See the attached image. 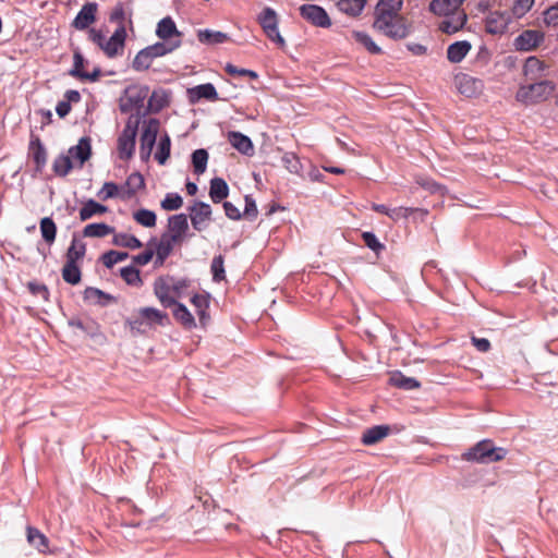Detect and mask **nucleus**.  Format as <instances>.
Segmentation results:
<instances>
[{"label":"nucleus","mask_w":558,"mask_h":558,"mask_svg":"<svg viewBox=\"0 0 558 558\" xmlns=\"http://www.w3.org/2000/svg\"><path fill=\"white\" fill-rule=\"evenodd\" d=\"M544 22L547 25H553V26H556L558 24V5L550 7L544 13Z\"/></svg>","instance_id":"obj_64"},{"label":"nucleus","mask_w":558,"mask_h":558,"mask_svg":"<svg viewBox=\"0 0 558 558\" xmlns=\"http://www.w3.org/2000/svg\"><path fill=\"white\" fill-rule=\"evenodd\" d=\"M189 283L185 279H175L170 276L159 277L154 282V293L163 307H171L177 304Z\"/></svg>","instance_id":"obj_2"},{"label":"nucleus","mask_w":558,"mask_h":558,"mask_svg":"<svg viewBox=\"0 0 558 558\" xmlns=\"http://www.w3.org/2000/svg\"><path fill=\"white\" fill-rule=\"evenodd\" d=\"M197 38L202 44L206 45L223 44L229 40L228 34L211 29H199Z\"/></svg>","instance_id":"obj_33"},{"label":"nucleus","mask_w":558,"mask_h":558,"mask_svg":"<svg viewBox=\"0 0 558 558\" xmlns=\"http://www.w3.org/2000/svg\"><path fill=\"white\" fill-rule=\"evenodd\" d=\"M86 252V245L81 240L73 238L70 247L66 252V262L77 263L82 259Z\"/></svg>","instance_id":"obj_42"},{"label":"nucleus","mask_w":558,"mask_h":558,"mask_svg":"<svg viewBox=\"0 0 558 558\" xmlns=\"http://www.w3.org/2000/svg\"><path fill=\"white\" fill-rule=\"evenodd\" d=\"M189 100L191 104H196L202 98L216 101L218 100V93L211 83L197 85L187 89Z\"/></svg>","instance_id":"obj_17"},{"label":"nucleus","mask_w":558,"mask_h":558,"mask_svg":"<svg viewBox=\"0 0 558 558\" xmlns=\"http://www.w3.org/2000/svg\"><path fill=\"white\" fill-rule=\"evenodd\" d=\"M173 306H175L173 310V317L178 323H180L185 329H193L196 327L193 315L184 304L177 302Z\"/></svg>","instance_id":"obj_30"},{"label":"nucleus","mask_w":558,"mask_h":558,"mask_svg":"<svg viewBox=\"0 0 558 558\" xmlns=\"http://www.w3.org/2000/svg\"><path fill=\"white\" fill-rule=\"evenodd\" d=\"M97 195L101 201H107L109 198L116 197L122 199L121 185H118L113 182H106Z\"/></svg>","instance_id":"obj_49"},{"label":"nucleus","mask_w":558,"mask_h":558,"mask_svg":"<svg viewBox=\"0 0 558 558\" xmlns=\"http://www.w3.org/2000/svg\"><path fill=\"white\" fill-rule=\"evenodd\" d=\"M136 126L128 123L118 138V153L121 159H130L135 148Z\"/></svg>","instance_id":"obj_12"},{"label":"nucleus","mask_w":558,"mask_h":558,"mask_svg":"<svg viewBox=\"0 0 558 558\" xmlns=\"http://www.w3.org/2000/svg\"><path fill=\"white\" fill-rule=\"evenodd\" d=\"M348 39L354 40L355 43L364 47L372 54L381 53L380 47L377 46L373 38L365 32L352 31L350 32V36H348Z\"/></svg>","instance_id":"obj_25"},{"label":"nucleus","mask_w":558,"mask_h":558,"mask_svg":"<svg viewBox=\"0 0 558 558\" xmlns=\"http://www.w3.org/2000/svg\"><path fill=\"white\" fill-rule=\"evenodd\" d=\"M283 167L290 172L294 174H299L302 171V163L299 157L291 151L286 153L282 158Z\"/></svg>","instance_id":"obj_50"},{"label":"nucleus","mask_w":558,"mask_h":558,"mask_svg":"<svg viewBox=\"0 0 558 558\" xmlns=\"http://www.w3.org/2000/svg\"><path fill=\"white\" fill-rule=\"evenodd\" d=\"M191 303L195 307L201 326L206 327V325L208 324V322L210 319V316L208 313V308H209L208 295L196 293L192 296Z\"/></svg>","instance_id":"obj_21"},{"label":"nucleus","mask_w":558,"mask_h":558,"mask_svg":"<svg viewBox=\"0 0 558 558\" xmlns=\"http://www.w3.org/2000/svg\"><path fill=\"white\" fill-rule=\"evenodd\" d=\"M468 16L463 10L459 9L456 12L445 16L439 24V29L446 34H453L460 31L466 23Z\"/></svg>","instance_id":"obj_15"},{"label":"nucleus","mask_w":558,"mask_h":558,"mask_svg":"<svg viewBox=\"0 0 558 558\" xmlns=\"http://www.w3.org/2000/svg\"><path fill=\"white\" fill-rule=\"evenodd\" d=\"M389 384L393 387L412 390L421 387L420 381L413 377H407L401 372H395L389 377Z\"/></svg>","instance_id":"obj_31"},{"label":"nucleus","mask_w":558,"mask_h":558,"mask_svg":"<svg viewBox=\"0 0 558 558\" xmlns=\"http://www.w3.org/2000/svg\"><path fill=\"white\" fill-rule=\"evenodd\" d=\"M181 45H182L181 39L169 40V41L162 40V41L156 43L154 45H150L146 48L149 51V53L151 54V57L154 59H156V58H160V57L167 56L169 53H172L173 51L179 49L181 47Z\"/></svg>","instance_id":"obj_22"},{"label":"nucleus","mask_w":558,"mask_h":558,"mask_svg":"<svg viewBox=\"0 0 558 558\" xmlns=\"http://www.w3.org/2000/svg\"><path fill=\"white\" fill-rule=\"evenodd\" d=\"M27 288L33 295L41 296V299L46 302L49 301L50 293L46 284L31 281L27 283Z\"/></svg>","instance_id":"obj_57"},{"label":"nucleus","mask_w":558,"mask_h":558,"mask_svg":"<svg viewBox=\"0 0 558 558\" xmlns=\"http://www.w3.org/2000/svg\"><path fill=\"white\" fill-rule=\"evenodd\" d=\"M301 16L316 27L327 28L331 21L324 8L316 4H303L300 7Z\"/></svg>","instance_id":"obj_7"},{"label":"nucleus","mask_w":558,"mask_h":558,"mask_svg":"<svg viewBox=\"0 0 558 558\" xmlns=\"http://www.w3.org/2000/svg\"><path fill=\"white\" fill-rule=\"evenodd\" d=\"M506 454L507 450L505 448L495 447L492 440L484 439L463 453L462 458L477 463H492L501 461Z\"/></svg>","instance_id":"obj_4"},{"label":"nucleus","mask_w":558,"mask_h":558,"mask_svg":"<svg viewBox=\"0 0 558 558\" xmlns=\"http://www.w3.org/2000/svg\"><path fill=\"white\" fill-rule=\"evenodd\" d=\"M27 542L35 547L39 553H47L49 550V541L45 534L38 529L27 526L26 529Z\"/></svg>","instance_id":"obj_27"},{"label":"nucleus","mask_w":558,"mask_h":558,"mask_svg":"<svg viewBox=\"0 0 558 558\" xmlns=\"http://www.w3.org/2000/svg\"><path fill=\"white\" fill-rule=\"evenodd\" d=\"M544 41V33L536 29H527L522 32L514 39V47L520 51H531L537 48Z\"/></svg>","instance_id":"obj_13"},{"label":"nucleus","mask_w":558,"mask_h":558,"mask_svg":"<svg viewBox=\"0 0 558 558\" xmlns=\"http://www.w3.org/2000/svg\"><path fill=\"white\" fill-rule=\"evenodd\" d=\"M454 85L458 92L465 97H474L483 89V82L465 73H459L454 76Z\"/></svg>","instance_id":"obj_9"},{"label":"nucleus","mask_w":558,"mask_h":558,"mask_svg":"<svg viewBox=\"0 0 558 558\" xmlns=\"http://www.w3.org/2000/svg\"><path fill=\"white\" fill-rule=\"evenodd\" d=\"M413 208L409 207H396V208H389L388 217L392 220L397 221L401 218H408L409 215L413 211Z\"/></svg>","instance_id":"obj_61"},{"label":"nucleus","mask_w":558,"mask_h":558,"mask_svg":"<svg viewBox=\"0 0 558 558\" xmlns=\"http://www.w3.org/2000/svg\"><path fill=\"white\" fill-rule=\"evenodd\" d=\"M178 241H171L168 234H163L156 247L157 262L162 265L166 258L172 253Z\"/></svg>","instance_id":"obj_37"},{"label":"nucleus","mask_w":558,"mask_h":558,"mask_svg":"<svg viewBox=\"0 0 558 558\" xmlns=\"http://www.w3.org/2000/svg\"><path fill=\"white\" fill-rule=\"evenodd\" d=\"M84 298H85V300L90 301L94 304H97L100 306H106L112 302H116L114 296H112L108 293H105L104 291H101L97 288H92V287L87 288L84 291Z\"/></svg>","instance_id":"obj_32"},{"label":"nucleus","mask_w":558,"mask_h":558,"mask_svg":"<svg viewBox=\"0 0 558 558\" xmlns=\"http://www.w3.org/2000/svg\"><path fill=\"white\" fill-rule=\"evenodd\" d=\"M156 36L165 41L181 39L182 33L178 29L171 16L161 19L156 27Z\"/></svg>","instance_id":"obj_14"},{"label":"nucleus","mask_w":558,"mask_h":558,"mask_svg":"<svg viewBox=\"0 0 558 558\" xmlns=\"http://www.w3.org/2000/svg\"><path fill=\"white\" fill-rule=\"evenodd\" d=\"M362 239L364 244L375 253H379L385 248V245L378 241L373 232H363Z\"/></svg>","instance_id":"obj_56"},{"label":"nucleus","mask_w":558,"mask_h":558,"mask_svg":"<svg viewBox=\"0 0 558 558\" xmlns=\"http://www.w3.org/2000/svg\"><path fill=\"white\" fill-rule=\"evenodd\" d=\"M81 269L77 263L65 262L62 268V278L65 282L75 286L81 282Z\"/></svg>","instance_id":"obj_39"},{"label":"nucleus","mask_w":558,"mask_h":558,"mask_svg":"<svg viewBox=\"0 0 558 558\" xmlns=\"http://www.w3.org/2000/svg\"><path fill=\"white\" fill-rule=\"evenodd\" d=\"M229 195V186L222 178H214L210 180L209 196L210 199L218 204Z\"/></svg>","instance_id":"obj_29"},{"label":"nucleus","mask_w":558,"mask_h":558,"mask_svg":"<svg viewBox=\"0 0 558 558\" xmlns=\"http://www.w3.org/2000/svg\"><path fill=\"white\" fill-rule=\"evenodd\" d=\"M366 0H339L338 8L351 16H357L361 14L365 7Z\"/></svg>","instance_id":"obj_38"},{"label":"nucleus","mask_w":558,"mask_h":558,"mask_svg":"<svg viewBox=\"0 0 558 558\" xmlns=\"http://www.w3.org/2000/svg\"><path fill=\"white\" fill-rule=\"evenodd\" d=\"M110 22L118 23L119 26H125V12L122 4H118L114 7L109 16Z\"/></svg>","instance_id":"obj_63"},{"label":"nucleus","mask_w":558,"mask_h":558,"mask_svg":"<svg viewBox=\"0 0 558 558\" xmlns=\"http://www.w3.org/2000/svg\"><path fill=\"white\" fill-rule=\"evenodd\" d=\"M170 149H171V140L168 134H165L158 144V149L155 154L156 160L160 165H165L170 156Z\"/></svg>","instance_id":"obj_48"},{"label":"nucleus","mask_w":558,"mask_h":558,"mask_svg":"<svg viewBox=\"0 0 558 558\" xmlns=\"http://www.w3.org/2000/svg\"><path fill=\"white\" fill-rule=\"evenodd\" d=\"M225 71L231 76H248L253 80H256L258 77V74L255 71L247 70V69H240L231 63H228L225 66Z\"/></svg>","instance_id":"obj_58"},{"label":"nucleus","mask_w":558,"mask_h":558,"mask_svg":"<svg viewBox=\"0 0 558 558\" xmlns=\"http://www.w3.org/2000/svg\"><path fill=\"white\" fill-rule=\"evenodd\" d=\"M126 39L125 26H118L112 36L106 39L101 50L108 58H116L123 53Z\"/></svg>","instance_id":"obj_11"},{"label":"nucleus","mask_w":558,"mask_h":558,"mask_svg":"<svg viewBox=\"0 0 558 558\" xmlns=\"http://www.w3.org/2000/svg\"><path fill=\"white\" fill-rule=\"evenodd\" d=\"M112 243L117 246L126 248H140L143 246L142 242L134 235L129 233H116L113 234Z\"/></svg>","instance_id":"obj_41"},{"label":"nucleus","mask_w":558,"mask_h":558,"mask_svg":"<svg viewBox=\"0 0 558 558\" xmlns=\"http://www.w3.org/2000/svg\"><path fill=\"white\" fill-rule=\"evenodd\" d=\"M120 275L122 279L130 286L140 287L143 282L140 275V270L136 269L135 267H123L120 270Z\"/></svg>","instance_id":"obj_51"},{"label":"nucleus","mask_w":558,"mask_h":558,"mask_svg":"<svg viewBox=\"0 0 558 558\" xmlns=\"http://www.w3.org/2000/svg\"><path fill=\"white\" fill-rule=\"evenodd\" d=\"M533 4L534 0H514L512 13L515 17H522L530 11Z\"/></svg>","instance_id":"obj_60"},{"label":"nucleus","mask_w":558,"mask_h":558,"mask_svg":"<svg viewBox=\"0 0 558 558\" xmlns=\"http://www.w3.org/2000/svg\"><path fill=\"white\" fill-rule=\"evenodd\" d=\"M39 227L45 242L49 245L52 244L57 235V226L54 221L49 217H45L40 220Z\"/></svg>","instance_id":"obj_40"},{"label":"nucleus","mask_w":558,"mask_h":558,"mask_svg":"<svg viewBox=\"0 0 558 558\" xmlns=\"http://www.w3.org/2000/svg\"><path fill=\"white\" fill-rule=\"evenodd\" d=\"M471 50V44L466 40L456 41L447 49V58L452 63L461 62Z\"/></svg>","instance_id":"obj_28"},{"label":"nucleus","mask_w":558,"mask_h":558,"mask_svg":"<svg viewBox=\"0 0 558 558\" xmlns=\"http://www.w3.org/2000/svg\"><path fill=\"white\" fill-rule=\"evenodd\" d=\"M85 59L78 49L74 50L73 54V68L70 71V75L73 77L82 78V76H87L84 69Z\"/></svg>","instance_id":"obj_55"},{"label":"nucleus","mask_w":558,"mask_h":558,"mask_svg":"<svg viewBox=\"0 0 558 558\" xmlns=\"http://www.w3.org/2000/svg\"><path fill=\"white\" fill-rule=\"evenodd\" d=\"M228 141L232 147L241 154L246 156H252L254 154L253 142L248 136L242 134L241 132L230 131L228 133Z\"/></svg>","instance_id":"obj_19"},{"label":"nucleus","mask_w":558,"mask_h":558,"mask_svg":"<svg viewBox=\"0 0 558 558\" xmlns=\"http://www.w3.org/2000/svg\"><path fill=\"white\" fill-rule=\"evenodd\" d=\"M208 161V153L206 149L199 148L192 154V165L194 173L203 174L206 171Z\"/></svg>","instance_id":"obj_45"},{"label":"nucleus","mask_w":558,"mask_h":558,"mask_svg":"<svg viewBox=\"0 0 558 558\" xmlns=\"http://www.w3.org/2000/svg\"><path fill=\"white\" fill-rule=\"evenodd\" d=\"M158 131L159 121L156 119H150L145 125L141 135L140 154L143 160L149 159L153 147L156 143Z\"/></svg>","instance_id":"obj_6"},{"label":"nucleus","mask_w":558,"mask_h":558,"mask_svg":"<svg viewBox=\"0 0 558 558\" xmlns=\"http://www.w3.org/2000/svg\"><path fill=\"white\" fill-rule=\"evenodd\" d=\"M160 205L162 209L168 211L178 210L183 205V198L178 193H168Z\"/></svg>","instance_id":"obj_52"},{"label":"nucleus","mask_w":558,"mask_h":558,"mask_svg":"<svg viewBox=\"0 0 558 558\" xmlns=\"http://www.w3.org/2000/svg\"><path fill=\"white\" fill-rule=\"evenodd\" d=\"M153 61L154 58L151 57L147 48H144L136 53L132 62V68L135 71H146L150 68Z\"/></svg>","instance_id":"obj_44"},{"label":"nucleus","mask_w":558,"mask_h":558,"mask_svg":"<svg viewBox=\"0 0 558 558\" xmlns=\"http://www.w3.org/2000/svg\"><path fill=\"white\" fill-rule=\"evenodd\" d=\"M401 8L402 0H379L375 8L374 29L395 40L405 38L412 25L400 14Z\"/></svg>","instance_id":"obj_1"},{"label":"nucleus","mask_w":558,"mask_h":558,"mask_svg":"<svg viewBox=\"0 0 558 558\" xmlns=\"http://www.w3.org/2000/svg\"><path fill=\"white\" fill-rule=\"evenodd\" d=\"M555 89L556 85L553 81L541 80L521 86L517 92L515 98L524 105H534L547 100Z\"/></svg>","instance_id":"obj_3"},{"label":"nucleus","mask_w":558,"mask_h":558,"mask_svg":"<svg viewBox=\"0 0 558 558\" xmlns=\"http://www.w3.org/2000/svg\"><path fill=\"white\" fill-rule=\"evenodd\" d=\"M169 233L168 236H170L171 241H178L181 243L183 241V235L189 229V222L187 217L184 214H179L171 216L169 218Z\"/></svg>","instance_id":"obj_16"},{"label":"nucleus","mask_w":558,"mask_h":558,"mask_svg":"<svg viewBox=\"0 0 558 558\" xmlns=\"http://www.w3.org/2000/svg\"><path fill=\"white\" fill-rule=\"evenodd\" d=\"M192 226L197 231H203L207 227V222L211 219V207L204 202H194L189 207Z\"/></svg>","instance_id":"obj_8"},{"label":"nucleus","mask_w":558,"mask_h":558,"mask_svg":"<svg viewBox=\"0 0 558 558\" xmlns=\"http://www.w3.org/2000/svg\"><path fill=\"white\" fill-rule=\"evenodd\" d=\"M140 317L147 320L149 324L165 325L168 315L154 307H143L138 311Z\"/></svg>","instance_id":"obj_36"},{"label":"nucleus","mask_w":558,"mask_h":558,"mask_svg":"<svg viewBox=\"0 0 558 558\" xmlns=\"http://www.w3.org/2000/svg\"><path fill=\"white\" fill-rule=\"evenodd\" d=\"M29 150L33 155L34 161L36 162L37 167L40 168L45 166L47 161V153L39 137H35L31 141Z\"/></svg>","instance_id":"obj_43"},{"label":"nucleus","mask_w":558,"mask_h":558,"mask_svg":"<svg viewBox=\"0 0 558 558\" xmlns=\"http://www.w3.org/2000/svg\"><path fill=\"white\" fill-rule=\"evenodd\" d=\"M507 22L505 20L498 21L495 14H492L486 21V31L490 34L502 33L506 29Z\"/></svg>","instance_id":"obj_59"},{"label":"nucleus","mask_w":558,"mask_h":558,"mask_svg":"<svg viewBox=\"0 0 558 558\" xmlns=\"http://www.w3.org/2000/svg\"><path fill=\"white\" fill-rule=\"evenodd\" d=\"M92 154L90 140L88 137H82L77 145L69 149V156L71 159H76L82 166L86 160L89 159Z\"/></svg>","instance_id":"obj_24"},{"label":"nucleus","mask_w":558,"mask_h":558,"mask_svg":"<svg viewBox=\"0 0 558 558\" xmlns=\"http://www.w3.org/2000/svg\"><path fill=\"white\" fill-rule=\"evenodd\" d=\"M128 257L129 254L126 252L109 251L101 256V260L107 268H111L116 264L125 260Z\"/></svg>","instance_id":"obj_53"},{"label":"nucleus","mask_w":558,"mask_h":558,"mask_svg":"<svg viewBox=\"0 0 558 558\" xmlns=\"http://www.w3.org/2000/svg\"><path fill=\"white\" fill-rule=\"evenodd\" d=\"M213 279L216 282H220L226 279L225 272V259L222 255L215 256L211 266Z\"/></svg>","instance_id":"obj_54"},{"label":"nucleus","mask_w":558,"mask_h":558,"mask_svg":"<svg viewBox=\"0 0 558 558\" xmlns=\"http://www.w3.org/2000/svg\"><path fill=\"white\" fill-rule=\"evenodd\" d=\"M548 69L549 66L537 57H529L525 60L523 72L529 80L537 81L545 75V71Z\"/></svg>","instance_id":"obj_18"},{"label":"nucleus","mask_w":558,"mask_h":558,"mask_svg":"<svg viewBox=\"0 0 558 558\" xmlns=\"http://www.w3.org/2000/svg\"><path fill=\"white\" fill-rule=\"evenodd\" d=\"M257 22L269 40L280 48L286 47V40L279 32L278 16L274 9L265 8L257 16Z\"/></svg>","instance_id":"obj_5"},{"label":"nucleus","mask_w":558,"mask_h":558,"mask_svg":"<svg viewBox=\"0 0 558 558\" xmlns=\"http://www.w3.org/2000/svg\"><path fill=\"white\" fill-rule=\"evenodd\" d=\"M53 171L59 177H65L73 168L72 159L69 155H60L53 161Z\"/></svg>","instance_id":"obj_47"},{"label":"nucleus","mask_w":558,"mask_h":558,"mask_svg":"<svg viewBox=\"0 0 558 558\" xmlns=\"http://www.w3.org/2000/svg\"><path fill=\"white\" fill-rule=\"evenodd\" d=\"M98 4L96 2H86L72 21V27L77 31L89 28L97 20Z\"/></svg>","instance_id":"obj_10"},{"label":"nucleus","mask_w":558,"mask_h":558,"mask_svg":"<svg viewBox=\"0 0 558 558\" xmlns=\"http://www.w3.org/2000/svg\"><path fill=\"white\" fill-rule=\"evenodd\" d=\"M134 220L146 228H153L156 226L157 217L153 210L149 209H138L133 214Z\"/></svg>","instance_id":"obj_46"},{"label":"nucleus","mask_w":558,"mask_h":558,"mask_svg":"<svg viewBox=\"0 0 558 558\" xmlns=\"http://www.w3.org/2000/svg\"><path fill=\"white\" fill-rule=\"evenodd\" d=\"M390 432L389 426L376 425L367 428L362 435V442L366 446L375 445L381 441Z\"/></svg>","instance_id":"obj_26"},{"label":"nucleus","mask_w":558,"mask_h":558,"mask_svg":"<svg viewBox=\"0 0 558 558\" xmlns=\"http://www.w3.org/2000/svg\"><path fill=\"white\" fill-rule=\"evenodd\" d=\"M464 0H432L429 10L437 15H448L460 9Z\"/></svg>","instance_id":"obj_23"},{"label":"nucleus","mask_w":558,"mask_h":558,"mask_svg":"<svg viewBox=\"0 0 558 558\" xmlns=\"http://www.w3.org/2000/svg\"><path fill=\"white\" fill-rule=\"evenodd\" d=\"M145 187V181L140 172L131 173L125 183L121 185L122 199L126 201L135 196V194Z\"/></svg>","instance_id":"obj_20"},{"label":"nucleus","mask_w":558,"mask_h":558,"mask_svg":"<svg viewBox=\"0 0 558 558\" xmlns=\"http://www.w3.org/2000/svg\"><path fill=\"white\" fill-rule=\"evenodd\" d=\"M258 210L255 201L246 195L245 196V208H244V216L247 219H255L257 217Z\"/></svg>","instance_id":"obj_62"},{"label":"nucleus","mask_w":558,"mask_h":558,"mask_svg":"<svg viewBox=\"0 0 558 558\" xmlns=\"http://www.w3.org/2000/svg\"><path fill=\"white\" fill-rule=\"evenodd\" d=\"M108 211V208L97 202L89 199L87 201L83 207L80 209V219L82 221H86L90 219L93 216L102 215Z\"/></svg>","instance_id":"obj_35"},{"label":"nucleus","mask_w":558,"mask_h":558,"mask_svg":"<svg viewBox=\"0 0 558 558\" xmlns=\"http://www.w3.org/2000/svg\"><path fill=\"white\" fill-rule=\"evenodd\" d=\"M114 233V229L107 223H89L83 229V234L86 238H105Z\"/></svg>","instance_id":"obj_34"}]
</instances>
